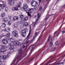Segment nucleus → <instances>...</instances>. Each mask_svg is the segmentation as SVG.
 <instances>
[{
    "label": "nucleus",
    "mask_w": 65,
    "mask_h": 65,
    "mask_svg": "<svg viewBox=\"0 0 65 65\" xmlns=\"http://www.w3.org/2000/svg\"><path fill=\"white\" fill-rule=\"evenodd\" d=\"M18 51L19 54L17 56H15V59L12 62L13 63V64H14V61H15V60H18V61L16 63V64H17L19 63V61H20V60H21V59H22L21 58L22 56V54H21L22 53V52H23L22 48H20L19 50Z\"/></svg>",
    "instance_id": "f257e3e1"
},
{
    "label": "nucleus",
    "mask_w": 65,
    "mask_h": 65,
    "mask_svg": "<svg viewBox=\"0 0 65 65\" xmlns=\"http://www.w3.org/2000/svg\"><path fill=\"white\" fill-rule=\"evenodd\" d=\"M47 40L48 41H49V46L52 47L53 46V42H52V38L50 35L49 36Z\"/></svg>",
    "instance_id": "f03ea898"
},
{
    "label": "nucleus",
    "mask_w": 65,
    "mask_h": 65,
    "mask_svg": "<svg viewBox=\"0 0 65 65\" xmlns=\"http://www.w3.org/2000/svg\"><path fill=\"white\" fill-rule=\"evenodd\" d=\"M40 17V14H39L38 13V15H37V17L38 18L36 20V22H34L32 24V27H35V26L37 24V21H38V20L39 19V17Z\"/></svg>",
    "instance_id": "7ed1b4c3"
},
{
    "label": "nucleus",
    "mask_w": 65,
    "mask_h": 65,
    "mask_svg": "<svg viewBox=\"0 0 65 65\" xmlns=\"http://www.w3.org/2000/svg\"><path fill=\"white\" fill-rule=\"evenodd\" d=\"M13 35L14 36L17 38L18 37V32L17 30H14L12 32Z\"/></svg>",
    "instance_id": "20e7f679"
},
{
    "label": "nucleus",
    "mask_w": 65,
    "mask_h": 65,
    "mask_svg": "<svg viewBox=\"0 0 65 65\" xmlns=\"http://www.w3.org/2000/svg\"><path fill=\"white\" fill-rule=\"evenodd\" d=\"M9 4L11 5L14 4V1L13 0H10L9 2Z\"/></svg>",
    "instance_id": "39448f33"
},
{
    "label": "nucleus",
    "mask_w": 65,
    "mask_h": 65,
    "mask_svg": "<svg viewBox=\"0 0 65 65\" xmlns=\"http://www.w3.org/2000/svg\"><path fill=\"white\" fill-rule=\"evenodd\" d=\"M31 4L32 6H37V3L34 2V1H32L31 3Z\"/></svg>",
    "instance_id": "423d86ee"
},
{
    "label": "nucleus",
    "mask_w": 65,
    "mask_h": 65,
    "mask_svg": "<svg viewBox=\"0 0 65 65\" xmlns=\"http://www.w3.org/2000/svg\"><path fill=\"white\" fill-rule=\"evenodd\" d=\"M9 54H10V52H8L7 55V56L6 55H4L3 56V59H4V60H6V57H7L8 56H10Z\"/></svg>",
    "instance_id": "0eeeda50"
},
{
    "label": "nucleus",
    "mask_w": 65,
    "mask_h": 65,
    "mask_svg": "<svg viewBox=\"0 0 65 65\" xmlns=\"http://www.w3.org/2000/svg\"><path fill=\"white\" fill-rule=\"evenodd\" d=\"M30 31H31V27H30V30H29V34L28 35L27 37V38H26L25 39V41H26V42L27 41V40H28V39H29V36H30Z\"/></svg>",
    "instance_id": "6e6552de"
},
{
    "label": "nucleus",
    "mask_w": 65,
    "mask_h": 65,
    "mask_svg": "<svg viewBox=\"0 0 65 65\" xmlns=\"http://www.w3.org/2000/svg\"><path fill=\"white\" fill-rule=\"evenodd\" d=\"M36 45H34L29 50L31 51V52H32L33 51H34V48L35 47H36Z\"/></svg>",
    "instance_id": "1a4fd4ad"
},
{
    "label": "nucleus",
    "mask_w": 65,
    "mask_h": 65,
    "mask_svg": "<svg viewBox=\"0 0 65 65\" xmlns=\"http://www.w3.org/2000/svg\"><path fill=\"white\" fill-rule=\"evenodd\" d=\"M37 34H38V33L37 32H36L35 34V36L33 38V39H32V40H31V42H33V41H34V40L35 39V38L37 36Z\"/></svg>",
    "instance_id": "9d476101"
},
{
    "label": "nucleus",
    "mask_w": 65,
    "mask_h": 65,
    "mask_svg": "<svg viewBox=\"0 0 65 65\" xmlns=\"http://www.w3.org/2000/svg\"><path fill=\"white\" fill-rule=\"evenodd\" d=\"M3 43L6 44L7 43H8V41L7 40V39H4L3 40Z\"/></svg>",
    "instance_id": "9b49d317"
},
{
    "label": "nucleus",
    "mask_w": 65,
    "mask_h": 65,
    "mask_svg": "<svg viewBox=\"0 0 65 65\" xmlns=\"http://www.w3.org/2000/svg\"><path fill=\"white\" fill-rule=\"evenodd\" d=\"M31 11L32 10H31V9H29V11H28V12H27V13L28 14V16H29L30 18H31V14L30 13H31V12H31Z\"/></svg>",
    "instance_id": "f8f14e48"
},
{
    "label": "nucleus",
    "mask_w": 65,
    "mask_h": 65,
    "mask_svg": "<svg viewBox=\"0 0 65 65\" xmlns=\"http://www.w3.org/2000/svg\"><path fill=\"white\" fill-rule=\"evenodd\" d=\"M5 49L4 48H0V53H1V52H4L5 51Z\"/></svg>",
    "instance_id": "ddd939ff"
},
{
    "label": "nucleus",
    "mask_w": 65,
    "mask_h": 65,
    "mask_svg": "<svg viewBox=\"0 0 65 65\" xmlns=\"http://www.w3.org/2000/svg\"><path fill=\"white\" fill-rule=\"evenodd\" d=\"M13 20L14 21H17L19 20V17L18 16H15L13 18Z\"/></svg>",
    "instance_id": "4468645a"
},
{
    "label": "nucleus",
    "mask_w": 65,
    "mask_h": 65,
    "mask_svg": "<svg viewBox=\"0 0 65 65\" xmlns=\"http://www.w3.org/2000/svg\"><path fill=\"white\" fill-rule=\"evenodd\" d=\"M9 40H10V41L11 42H14L15 41V40L14 39L11 38L10 39H9Z\"/></svg>",
    "instance_id": "2eb2a0df"
},
{
    "label": "nucleus",
    "mask_w": 65,
    "mask_h": 65,
    "mask_svg": "<svg viewBox=\"0 0 65 65\" xmlns=\"http://www.w3.org/2000/svg\"><path fill=\"white\" fill-rule=\"evenodd\" d=\"M12 10H19V9L18 8L15 7L12 8Z\"/></svg>",
    "instance_id": "dca6fc26"
},
{
    "label": "nucleus",
    "mask_w": 65,
    "mask_h": 65,
    "mask_svg": "<svg viewBox=\"0 0 65 65\" xmlns=\"http://www.w3.org/2000/svg\"><path fill=\"white\" fill-rule=\"evenodd\" d=\"M23 7L25 9L27 8L28 7V5L26 4H24L23 5Z\"/></svg>",
    "instance_id": "f3484780"
},
{
    "label": "nucleus",
    "mask_w": 65,
    "mask_h": 65,
    "mask_svg": "<svg viewBox=\"0 0 65 65\" xmlns=\"http://www.w3.org/2000/svg\"><path fill=\"white\" fill-rule=\"evenodd\" d=\"M10 31L9 29V28L8 27H7L5 28V31H6V32H8Z\"/></svg>",
    "instance_id": "a211bd4d"
},
{
    "label": "nucleus",
    "mask_w": 65,
    "mask_h": 65,
    "mask_svg": "<svg viewBox=\"0 0 65 65\" xmlns=\"http://www.w3.org/2000/svg\"><path fill=\"white\" fill-rule=\"evenodd\" d=\"M10 33H8L7 35H6V36L7 37H8V38H7V39H9V37L10 36Z\"/></svg>",
    "instance_id": "6ab92c4d"
},
{
    "label": "nucleus",
    "mask_w": 65,
    "mask_h": 65,
    "mask_svg": "<svg viewBox=\"0 0 65 65\" xmlns=\"http://www.w3.org/2000/svg\"><path fill=\"white\" fill-rule=\"evenodd\" d=\"M36 58H37V56H36L35 58H33L31 59L29 61V63L33 61V60H34V58L36 59Z\"/></svg>",
    "instance_id": "aec40b11"
},
{
    "label": "nucleus",
    "mask_w": 65,
    "mask_h": 65,
    "mask_svg": "<svg viewBox=\"0 0 65 65\" xmlns=\"http://www.w3.org/2000/svg\"><path fill=\"white\" fill-rule=\"evenodd\" d=\"M3 20H4V21L5 22L8 21V19H7V18H3Z\"/></svg>",
    "instance_id": "412c9836"
},
{
    "label": "nucleus",
    "mask_w": 65,
    "mask_h": 65,
    "mask_svg": "<svg viewBox=\"0 0 65 65\" xmlns=\"http://www.w3.org/2000/svg\"><path fill=\"white\" fill-rule=\"evenodd\" d=\"M24 26H26V27H28L29 26V24L27 22H26L23 25Z\"/></svg>",
    "instance_id": "4be33fe9"
},
{
    "label": "nucleus",
    "mask_w": 65,
    "mask_h": 65,
    "mask_svg": "<svg viewBox=\"0 0 65 65\" xmlns=\"http://www.w3.org/2000/svg\"><path fill=\"white\" fill-rule=\"evenodd\" d=\"M24 23H25V21L24 20H21L20 22V24H22V25H23V24H24Z\"/></svg>",
    "instance_id": "5701e85b"
},
{
    "label": "nucleus",
    "mask_w": 65,
    "mask_h": 65,
    "mask_svg": "<svg viewBox=\"0 0 65 65\" xmlns=\"http://www.w3.org/2000/svg\"><path fill=\"white\" fill-rule=\"evenodd\" d=\"M2 27L3 28H4L5 27V26H6V24L4 23H2Z\"/></svg>",
    "instance_id": "b1692460"
},
{
    "label": "nucleus",
    "mask_w": 65,
    "mask_h": 65,
    "mask_svg": "<svg viewBox=\"0 0 65 65\" xmlns=\"http://www.w3.org/2000/svg\"><path fill=\"white\" fill-rule=\"evenodd\" d=\"M22 32L23 34H25L26 33V31L25 29H23L22 30Z\"/></svg>",
    "instance_id": "393cba45"
},
{
    "label": "nucleus",
    "mask_w": 65,
    "mask_h": 65,
    "mask_svg": "<svg viewBox=\"0 0 65 65\" xmlns=\"http://www.w3.org/2000/svg\"><path fill=\"white\" fill-rule=\"evenodd\" d=\"M5 13L4 12H2L1 13V15L2 17H4V16H5Z\"/></svg>",
    "instance_id": "a878e982"
},
{
    "label": "nucleus",
    "mask_w": 65,
    "mask_h": 65,
    "mask_svg": "<svg viewBox=\"0 0 65 65\" xmlns=\"http://www.w3.org/2000/svg\"><path fill=\"white\" fill-rule=\"evenodd\" d=\"M13 44L14 45H15V46H17L18 45V42H15V41L13 43Z\"/></svg>",
    "instance_id": "bb28decb"
},
{
    "label": "nucleus",
    "mask_w": 65,
    "mask_h": 65,
    "mask_svg": "<svg viewBox=\"0 0 65 65\" xmlns=\"http://www.w3.org/2000/svg\"><path fill=\"white\" fill-rule=\"evenodd\" d=\"M6 6L4 5V4H3L1 8H2V9H4V8H5V7H6Z\"/></svg>",
    "instance_id": "cd10ccee"
},
{
    "label": "nucleus",
    "mask_w": 65,
    "mask_h": 65,
    "mask_svg": "<svg viewBox=\"0 0 65 65\" xmlns=\"http://www.w3.org/2000/svg\"><path fill=\"white\" fill-rule=\"evenodd\" d=\"M14 49V47L13 46H11L9 48V49L10 50H12Z\"/></svg>",
    "instance_id": "c85d7f7f"
},
{
    "label": "nucleus",
    "mask_w": 65,
    "mask_h": 65,
    "mask_svg": "<svg viewBox=\"0 0 65 65\" xmlns=\"http://www.w3.org/2000/svg\"><path fill=\"white\" fill-rule=\"evenodd\" d=\"M18 45V46H21V43L19 41L17 42Z\"/></svg>",
    "instance_id": "c756f323"
},
{
    "label": "nucleus",
    "mask_w": 65,
    "mask_h": 65,
    "mask_svg": "<svg viewBox=\"0 0 65 65\" xmlns=\"http://www.w3.org/2000/svg\"><path fill=\"white\" fill-rule=\"evenodd\" d=\"M49 17V15H46V17L45 18V20H47V19H48V18Z\"/></svg>",
    "instance_id": "7c9ffc66"
},
{
    "label": "nucleus",
    "mask_w": 65,
    "mask_h": 65,
    "mask_svg": "<svg viewBox=\"0 0 65 65\" xmlns=\"http://www.w3.org/2000/svg\"><path fill=\"white\" fill-rule=\"evenodd\" d=\"M11 22L9 21L8 22V25H9V26H10V25H11Z\"/></svg>",
    "instance_id": "2f4dec72"
},
{
    "label": "nucleus",
    "mask_w": 65,
    "mask_h": 65,
    "mask_svg": "<svg viewBox=\"0 0 65 65\" xmlns=\"http://www.w3.org/2000/svg\"><path fill=\"white\" fill-rule=\"evenodd\" d=\"M21 10L22 11H26V10L24 8H21Z\"/></svg>",
    "instance_id": "473e14b6"
},
{
    "label": "nucleus",
    "mask_w": 65,
    "mask_h": 65,
    "mask_svg": "<svg viewBox=\"0 0 65 65\" xmlns=\"http://www.w3.org/2000/svg\"><path fill=\"white\" fill-rule=\"evenodd\" d=\"M42 9V7H41L39 8V11H41Z\"/></svg>",
    "instance_id": "72a5a7b5"
},
{
    "label": "nucleus",
    "mask_w": 65,
    "mask_h": 65,
    "mask_svg": "<svg viewBox=\"0 0 65 65\" xmlns=\"http://www.w3.org/2000/svg\"><path fill=\"white\" fill-rule=\"evenodd\" d=\"M28 17H26L24 18V19L26 21L28 20Z\"/></svg>",
    "instance_id": "f704fd0d"
},
{
    "label": "nucleus",
    "mask_w": 65,
    "mask_h": 65,
    "mask_svg": "<svg viewBox=\"0 0 65 65\" xmlns=\"http://www.w3.org/2000/svg\"><path fill=\"white\" fill-rule=\"evenodd\" d=\"M13 26L15 28H17L18 27V25L16 24H14L13 25Z\"/></svg>",
    "instance_id": "c9c22d12"
},
{
    "label": "nucleus",
    "mask_w": 65,
    "mask_h": 65,
    "mask_svg": "<svg viewBox=\"0 0 65 65\" xmlns=\"http://www.w3.org/2000/svg\"><path fill=\"white\" fill-rule=\"evenodd\" d=\"M54 48H51V50H50V52H54Z\"/></svg>",
    "instance_id": "e433bc0d"
},
{
    "label": "nucleus",
    "mask_w": 65,
    "mask_h": 65,
    "mask_svg": "<svg viewBox=\"0 0 65 65\" xmlns=\"http://www.w3.org/2000/svg\"><path fill=\"white\" fill-rule=\"evenodd\" d=\"M8 8L7 7L5 8V10L6 11H8Z\"/></svg>",
    "instance_id": "4c0bfd02"
},
{
    "label": "nucleus",
    "mask_w": 65,
    "mask_h": 65,
    "mask_svg": "<svg viewBox=\"0 0 65 65\" xmlns=\"http://www.w3.org/2000/svg\"><path fill=\"white\" fill-rule=\"evenodd\" d=\"M36 7H35L33 9H32V10H36Z\"/></svg>",
    "instance_id": "58836bf2"
},
{
    "label": "nucleus",
    "mask_w": 65,
    "mask_h": 65,
    "mask_svg": "<svg viewBox=\"0 0 65 65\" xmlns=\"http://www.w3.org/2000/svg\"><path fill=\"white\" fill-rule=\"evenodd\" d=\"M20 17L21 18V19H23V18H24V16H23V15L22 14H21L20 15Z\"/></svg>",
    "instance_id": "ea45409f"
},
{
    "label": "nucleus",
    "mask_w": 65,
    "mask_h": 65,
    "mask_svg": "<svg viewBox=\"0 0 65 65\" xmlns=\"http://www.w3.org/2000/svg\"><path fill=\"white\" fill-rule=\"evenodd\" d=\"M16 6L17 7H20V5L19 4H18L16 5Z\"/></svg>",
    "instance_id": "a19ab883"
},
{
    "label": "nucleus",
    "mask_w": 65,
    "mask_h": 65,
    "mask_svg": "<svg viewBox=\"0 0 65 65\" xmlns=\"http://www.w3.org/2000/svg\"><path fill=\"white\" fill-rule=\"evenodd\" d=\"M47 4H46L45 5L44 7V9H45V8L47 7Z\"/></svg>",
    "instance_id": "79ce46f5"
},
{
    "label": "nucleus",
    "mask_w": 65,
    "mask_h": 65,
    "mask_svg": "<svg viewBox=\"0 0 65 65\" xmlns=\"http://www.w3.org/2000/svg\"><path fill=\"white\" fill-rule=\"evenodd\" d=\"M21 36H23V37H25V35H23V34H21Z\"/></svg>",
    "instance_id": "37998d69"
},
{
    "label": "nucleus",
    "mask_w": 65,
    "mask_h": 65,
    "mask_svg": "<svg viewBox=\"0 0 65 65\" xmlns=\"http://www.w3.org/2000/svg\"><path fill=\"white\" fill-rule=\"evenodd\" d=\"M3 37V35H1L0 37V38H2V37Z\"/></svg>",
    "instance_id": "c03bdc74"
},
{
    "label": "nucleus",
    "mask_w": 65,
    "mask_h": 65,
    "mask_svg": "<svg viewBox=\"0 0 65 65\" xmlns=\"http://www.w3.org/2000/svg\"><path fill=\"white\" fill-rule=\"evenodd\" d=\"M9 46H11V43H9Z\"/></svg>",
    "instance_id": "a18cd8bd"
},
{
    "label": "nucleus",
    "mask_w": 65,
    "mask_h": 65,
    "mask_svg": "<svg viewBox=\"0 0 65 65\" xmlns=\"http://www.w3.org/2000/svg\"><path fill=\"white\" fill-rule=\"evenodd\" d=\"M58 41H57L55 42V44H56V45H57V44H58Z\"/></svg>",
    "instance_id": "49530a36"
},
{
    "label": "nucleus",
    "mask_w": 65,
    "mask_h": 65,
    "mask_svg": "<svg viewBox=\"0 0 65 65\" xmlns=\"http://www.w3.org/2000/svg\"><path fill=\"white\" fill-rule=\"evenodd\" d=\"M24 57H26L25 58H24V60H25V59H26V58H27V54H26L25 55Z\"/></svg>",
    "instance_id": "de8ad7c7"
},
{
    "label": "nucleus",
    "mask_w": 65,
    "mask_h": 65,
    "mask_svg": "<svg viewBox=\"0 0 65 65\" xmlns=\"http://www.w3.org/2000/svg\"><path fill=\"white\" fill-rule=\"evenodd\" d=\"M8 18L9 19H11V16L9 15L8 16Z\"/></svg>",
    "instance_id": "09e8293b"
},
{
    "label": "nucleus",
    "mask_w": 65,
    "mask_h": 65,
    "mask_svg": "<svg viewBox=\"0 0 65 65\" xmlns=\"http://www.w3.org/2000/svg\"><path fill=\"white\" fill-rule=\"evenodd\" d=\"M27 47H28V46H26L25 47V50H27Z\"/></svg>",
    "instance_id": "8fccbe9b"
},
{
    "label": "nucleus",
    "mask_w": 65,
    "mask_h": 65,
    "mask_svg": "<svg viewBox=\"0 0 65 65\" xmlns=\"http://www.w3.org/2000/svg\"><path fill=\"white\" fill-rule=\"evenodd\" d=\"M64 33H65V31H62V34H63Z\"/></svg>",
    "instance_id": "3c124183"
},
{
    "label": "nucleus",
    "mask_w": 65,
    "mask_h": 65,
    "mask_svg": "<svg viewBox=\"0 0 65 65\" xmlns=\"http://www.w3.org/2000/svg\"><path fill=\"white\" fill-rule=\"evenodd\" d=\"M25 45H23V48H25Z\"/></svg>",
    "instance_id": "603ef678"
},
{
    "label": "nucleus",
    "mask_w": 65,
    "mask_h": 65,
    "mask_svg": "<svg viewBox=\"0 0 65 65\" xmlns=\"http://www.w3.org/2000/svg\"><path fill=\"white\" fill-rule=\"evenodd\" d=\"M57 33V31H55V32L54 33V35H55V34H56Z\"/></svg>",
    "instance_id": "864d4df0"
},
{
    "label": "nucleus",
    "mask_w": 65,
    "mask_h": 65,
    "mask_svg": "<svg viewBox=\"0 0 65 65\" xmlns=\"http://www.w3.org/2000/svg\"><path fill=\"white\" fill-rule=\"evenodd\" d=\"M24 30H25V31H26V30L27 31V30H28V29H27V28H25Z\"/></svg>",
    "instance_id": "5fc2aeb1"
},
{
    "label": "nucleus",
    "mask_w": 65,
    "mask_h": 65,
    "mask_svg": "<svg viewBox=\"0 0 65 65\" xmlns=\"http://www.w3.org/2000/svg\"><path fill=\"white\" fill-rule=\"evenodd\" d=\"M19 4H20V5H21L22 4V3L21 2H20Z\"/></svg>",
    "instance_id": "6e6d98bb"
},
{
    "label": "nucleus",
    "mask_w": 65,
    "mask_h": 65,
    "mask_svg": "<svg viewBox=\"0 0 65 65\" xmlns=\"http://www.w3.org/2000/svg\"><path fill=\"white\" fill-rule=\"evenodd\" d=\"M1 59H2V57L1 56H0V60H1Z\"/></svg>",
    "instance_id": "4d7b16f0"
},
{
    "label": "nucleus",
    "mask_w": 65,
    "mask_h": 65,
    "mask_svg": "<svg viewBox=\"0 0 65 65\" xmlns=\"http://www.w3.org/2000/svg\"><path fill=\"white\" fill-rule=\"evenodd\" d=\"M29 41H28L26 42L27 44V43H28V42H29Z\"/></svg>",
    "instance_id": "13d9d810"
},
{
    "label": "nucleus",
    "mask_w": 65,
    "mask_h": 65,
    "mask_svg": "<svg viewBox=\"0 0 65 65\" xmlns=\"http://www.w3.org/2000/svg\"><path fill=\"white\" fill-rule=\"evenodd\" d=\"M2 4H0V7H1V6H2Z\"/></svg>",
    "instance_id": "bf43d9fd"
},
{
    "label": "nucleus",
    "mask_w": 65,
    "mask_h": 65,
    "mask_svg": "<svg viewBox=\"0 0 65 65\" xmlns=\"http://www.w3.org/2000/svg\"><path fill=\"white\" fill-rule=\"evenodd\" d=\"M39 3H40V2H41V0H39Z\"/></svg>",
    "instance_id": "052dcab7"
},
{
    "label": "nucleus",
    "mask_w": 65,
    "mask_h": 65,
    "mask_svg": "<svg viewBox=\"0 0 65 65\" xmlns=\"http://www.w3.org/2000/svg\"><path fill=\"white\" fill-rule=\"evenodd\" d=\"M63 7H65V4L63 6Z\"/></svg>",
    "instance_id": "680f3d73"
},
{
    "label": "nucleus",
    "mask_w": 65,
    "mask_h": 65,
    "mask_svg": "<svg viewBox=\"0 0 65 65\" xmlns=\"http://www.w3.org/2000/svg\"><path fill=\"white\" fill-rule=\"evenodd\" d=\"M51 62V61H50L48 63V64H47L46 65H47V64H48L49 63H50Z\"/></svg>",
    "instance_id": "e2e57ef3"
},
{
    "label": "nucleus",
    "mask_w": 65,
    "mask_h": 65,
    "mask_svg": "<svg viewBox=\"0 0 65 65\" xmlns=\"http://www.w3.org/2000/svg\"><path fill=\"white\" fill-rule=\"evenodd\" d=\"M2 47H5V46H4V45H2Z\"/></svg>",
    "instance_id": "0e129e2a"
},
{
    "label": "nucleus",
    "mask_w": 65,
    "mask_h": 65,
    "mask_svg": "<svg viewBox=\"0 0 65 65\" xmlns=\"http://www.w3.org/2000/svg\"><path fill=\"white\" fill-rule=\"evenodd\" d=\"M1 10H2V9H1V8H0V11H1Z\"/></svg>",
    "instance_id": "69168bd1"
},
{
    "label": "nucleus",
    "mask_w": 65,
    "mask_h": 65,
    "mask_svg": "<svg viewBox=\"0 0 65 65\" xmlns=\"http://www.w3.org/2000/svg\"><path fill=\"white\" fill-rule=\"evenodd\" d=\"M19 40V41H22V40H21V39H20Z\"/></svg>",
    "instance_id": "338daca9"
},
{
    "label": "nucleus",
    "mask_w": 65,
    "mask_h": 65,
    "mask_svg": "<svg viewBox=\"0 0 65 65\" xmlns=\"http://www.w3.org/2000/svg\"><path fill=\"white\" fill-rule=\"evenodd\" d=\"M0 65H3V64H0Z\"/></svg>",
    "instance_id": "774afa93"
}]
</instances>
